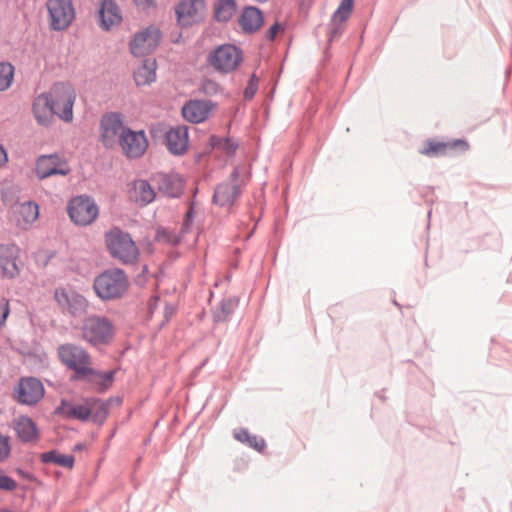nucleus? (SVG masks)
<instances>
[{"label":"nucleus","mask_w":512,"mask_h":512,"mask_svg":"<svg viewBox=\"0 0 512 512\" xmlns=\"http://www.w3.org/2000/svg\"><path fill=\"white\" fill-rule=\"evenodd\" d=\"M60 361L73 371L71 380L85 382L97 392H105L114 381L115 371L101 372L92 368V359L89 353L81 346L66 343L57 350Z\"/></svg>","instance_id":"f257e3e1"},{"label":"nucleus","mask_w":512,"mask_h":512,"mask_svg":"<svg viewBox=\"0 0 512 512\" xmlns=\"http://www.w3.org/2000/svg\"><path fill=\"white\" fill-rule=\"evenodd\" d=\"M129 286L128 277L122 269H107L98 275L93 283L95 293L102 300L121 298Z\"/></svg>","instance_id":"f03ea898"},{"label":"nucleus","mask_w":512,"mask_h":512,"mask_svg":"<svg viewBox=\"0 0 512 512\" xmlns=\"http://www.w3.org/2000/svg\"><path fill=\"white\" fill-rule=\"evenodd\" d=\"M106 245L113 258L123 264H133L137 261L139 250L130 234L118 228L106 234Z\"/></svg>","instance_id":"7ed1b4c3"},{"label":"nucleus","mask_w":512,"mask_h":512,"mask_svg":"<svg viewBox=\"0 0 512 512\" xmlns=\"http://www.w3.org/2000/svg\"><path fill=\"white\" fill-rule=\"evenodd\" d=\"M248 175L243 167L233 169L230 179L220 183L214 191L213 202L220 206H232L240 197L242 188L247 184Z\"/></svg>","instance_id":"20e7f679"},{"label":"nucleus","mask_w":512,"mask_h":512,"mask_svg":"<svg viewBox=\"0 0 512 512\" xmlns=\"http://www.w3.org/2000/svg\"><path fill=\"white\" fill-rule=\"evenodd\" d=\"M47 94L51 100V107L54 113L63 121L71 122L73 120V105L76 99V93L73 87L67 83H56Z\"/></svg>","instance_id":"39448f33"},{"label":"nucleus","mask_w":512,"mask_h":512,"mask_svg":"<svg viewBox=\"0 0 512 512\" xmlns=\"http://www.w3.org/2000/svg\"><path fill=\"white\" fill-rule=\"evenodd\" d=\"M82 336L94 346L108 344L114 336V327L108 318L92 315L83 322Z\"/></svg>","instance_id":"423d86ee"},{"label":"nucleus","mask_w":512,"mask_h":512,"mask_svg":"<svg viewBox=\"0 0 512 512\" xmlns=\"http://www.w3.org/2000/svg\"><path fill=\"white\" fill-rule=\"evenodd\" d=\"M46 8L49 26L53 31L66 30L76 16L72 0H48Z\"/></svg>","instance_id":"0eeeda50"},{"label":"nucleus","mask_w":512,"mask_h":512,"mask_svg":"<svg viewBox=\"0 0 512 512\" xmlns=\"http://www.w3.org/2000/svg\"><path fill=\"white\" fill-rule=\"evenodd\" d=\"M128 128L123 123L121 113L109 112L104 114L100 120V140L104 147L108 149L117 147L122 134Z\"/></svg>","instance_id":"6e6552de"},{"label":"nucleus","mask_w":512,"mask_h":512,"mask_svg":"<svg viewBox=\"0 0 512 512\" xmlns=\"http://www.w3.org/2000/svg\"><path fill=\"white\" fill-rule=\"evenodd\" d=\"M241 60V51L231 44L220 45L211 51L207 57V63L221 73L232 72Z\"/></svg>","instance_id":"1a4fd4ad"},{"label":"nucleus","mask_w":512,"mask_h":512,"mask_svg":"<svg viewBox=\"0 0 512 512\" xmlns=\"http://www.w3.org/2000/svg\"><path fill=\"white\" fill-rule=\"evenodd\" d=\"M42 382L35 377H22L13 390V398L22 405L35 406L44 397Z\"/></svg>","instance_id":"9d476101"},{"label":"nucleus","mask_w":512,"mask_h":512,"mask_svg":"<svg viewBox=\"0 0 512 512\" xmlns=\"http://www.w3.org/2000/svg\"><path fill=\"white\" fill-rule=\"evenodd\" d=\"M68 214L75 224L87 226L97 218L99 210L92 198L77 196L69 202Z\"/></svg>","instance_id":"9b49d317"},{"label":"nucleus","mask_w":512,"mask_h":512,"mask_svg":"<svg viewBox=\"0 0 512 512\" xmlns=\"http://www.w3.org/2000/svg\"><path fill=\"white\" fill-rule=\"evenodd\" d=\"M54 297L58 305L73 317L83 316L87 312L89 304L86 298L70 288L56 289Z\"/></svg>","instance_id":"f8f14e48"},{"label":"nucleus","mask_w":512,"mask_h":512,"mask_svg":"<svg viewBox=\"0 0 512 512\" xmlns=\"http://www.w3.org/2000/svg\"><path fill=\"white\" fill-rule=\"evenodd\" d=\"M161 32L158 28L150 26L135 34L130 42V51L136 57L152 53L159 45Z\"/></svg>","instance_id":"ddd939ff"},{"label":"nucleus","mask_w":512,"mask_h":512,"mask_svg":"<svg viewBox=\"0 0 512 512\" xmlns=\"http://www.w3.org/2000/svg\"><path fill=\"white\" fill-rule=\"evenodd\" d=\"M205 8L204 0H181L175 9L179 24L189 27L199 23L204 17Z\"/></svg>","instance_id":"4468645a"},{"label":"nucleus","mask_w":512,"mask_h":512,"mask_svg":"<svg viewBox=\"0 0 512 512\" xmlns=\"http://www.w3.org/2000/svg\"><path fill=\"white\" fill-rule=\"evenodd\" d=\"M118 146L121 147L123 153L128 158L136 159L145 153L148 147V140L143 130L133 131L128 128L122 134Z\"/></svg>","instance_id":"2eb2a0df"},{"label":"nucleus","mask_w":512,"mask_h":512,"mask_svg":"<svg viewBox=\"0 0 512 512\" xmlns=\"http://www.w3.org/2000/svg\"><path fill=\"white\" fill-rule=\"evenodd\" d=\"M70 168L67 163L58 155H41L36 162V175L43 180L53 175H67Z\"/></svg>","instance_id":"dca6fc26"},{"label":"nucleus","mask_w":512,"mask_h":512,"mask_svg":"<svg viewBox=\"0 0 512 512\" xmlns=\"http://www.w3.org/2000/svg\"><path fill=\"white\" fill-rule=\"evenodd\" d=\"M20 249L17 245L0 244V273L3 277L13 279L20 273Z\"/></svg>","instance_id":"f3484780"},{"label":"nucleus","mask_w":512,"mask_h":512,"mask_svg":"<svg viewBox=\"0 0 512 512\" xmlns=\"http://www.w3.org/2000/svg\"><path fill=\"white\" fill-rule=\"evenodd\" d=\"M165 143L171 154H184L188 148V128L181 125L170 128L166 132Z\"/></svg>","instance_id":"a211bd4d"},{"label":"nucleus","mask_w":512,"mask_h":512,"mask_svg":"<svg viewBox=\"0 0 512 512\" xmlns=\"http://www.w3.org/2000/svg\"><path fill=\"white\" fill-rule=\"evenodd\" d=\"M214 107V103L208 100H191L182 108L183 117L191 123L205 121Z\"/></svg>","instance_id":"6ab92c4d"},{"label":"nucleus","mask_w":512,"mask_h":512,"mask_svg":"<svg viewBox=\"0 0 512 512\" xmlns=\"http://www.w3.org/2000/svg\"><path fill=\"white\" fill-rule=\"evenodd\" d=\"M55 413L68 419L85 422L90 419L91 406L88 403V399L85 400L84 404H75L72 401L62 399L60 405L55 409Z\"/></svg>","instance_id":"aec40b11"},{"label":"nucleus","mask_w":512,"mask_h":512,"mask_svg":"<svg viewBox=\"0 0 512 512\" xmlns=\"http://www.w3.org/2000/svg\"><path fill=\"white\" fill-rule=\"evenodd\" d=\"M13 428L19 439L24 443L34 442L39 438L37 424L26 415L14 419Z\"/></svg>","instance_id":"412c9836"},{"label":"nucleus","mask_w":512,"mask_h":512,"mask_svg":"<svg viewBox=\"0 0 512 512\" xmlns=\"http://www.w3.org/2000/svg\"><path fill=\"white\" fill-rule=\"evenodd\" d=\"M99 17L104 30H109L122 21L121 11L114 0H102Z\"/></svg>","instance_id":"4be33fe9"},{"label":"nucleus","mask_w":512,"mask_h":512,"mask_svg":"<svg viewBox=\"0 0 512 512\" xmlns=\"http://www.w3.org/2000/svg\"><path fill=\"white\" fill-rule=\"evenodd\" d=\"M264 23V17L261 10L254 6L245 7L239 18V24L245 33L252 34L257 32Z\"/></svg>","instance_id":"5701e85b"},{"label":"nucleus","mask_w":512,"mask_h":512,"mask_svg":"<svg viewBox=\"0 0 512 512\" xmlns=\"http://www.w3.org/2000/svg\"><path fill=\"white\" fill-rule=\"evenodd\" d=\"M51 103L46 93L40 94L34 100L33 113L37 122L42 126H49L53 121L54 115H56L50 105Z\"/></svg>","instance_id":"b1692460"},{"label":"nucleus","mask_w":512,"mask_h":512,"mask_svg":"<svg viewBox=\"0 0 512 512\" xmlns=\"http://www.w3.org/2000/svg\"><path fill=\"white\" fill-rule=\"evenodd\" d=\"M158 190L168 197L177 198L183 191L182 180L177 175H159Z\"/></svg>","instance_id":"393cba45"},{"label":"nucleus","mask_w":512,"mask_h":512,"mask_svg":"<svg viewBox=\"0 0 512 512\" xmlns=\"http://www.w3.org/2000/svg\"><path fill=\"white\" fill-rule=\"evenodd\" d=\"M155 195L153 188L145 180H136L130 190V198L141 206L151 203Z\"/></svg>","instance_id":"a878e982"},{"label":"nucleus","mask_w":512,"mask_h":512,"mask_svg":"<svg viewBox=\"0 0 512 512\" xmlns=\"http://www.w3.org/2000/svg\"><path fill=\"white\" fill-rule=\"evenodd\" d=\"M156 79V61L146 59L143 64L134 72V80L137 86H144L154 82Z\"/></svg>","instance_id":"bb28decb"},{"label":"nucleus","mask_w":512,"mask_h":512,"mask_svg":"<svg viewBox=\"0 0 512 512\" xmlns=\"http://www.w3.org/2000/svg\"><path fill=\"white\" fill-rule=\"evenodd\" d=\"M237 11L235 0H218L214 6V17L218 22H228Z\"/></svg>","instance_id":"cd10ccee"},{"label":"nucleus","mask_w":512,"mask_h":512,"mask_svg":"<svg viewBox=\"0 0 512 512\" xmlns=\"http://www.w3.org/2000/svg\"><path fill=\"white\" fill-rule=\"evenodd\" d=\"M88 403L91 406L90 418L97 424H102L109 413L108 402L101 401L96 398H88Z\"/></svg>","instance_id":"c85d7f7f"},{"label":"nucleus","mask_w":512,"mask_h":512,"mask_svg":"<svg viewBox=\"0 0 512 512\" xmlns=\"http://www.w3.org/2000/svg\"><path fill=\"white\" fill-rule=\"evenodd\" d=\"M15 211L27 225L33 223L39 216L38 205L31 201L17 205Z\"/></svg>","instance_id":"c756f323"},{"label":"nucleus","mask_w":512,"mask_h":512,"mask_svg":"<svg viewBox=\"0 0 512 512\" xmlns=\"http://www.w3.org/2000/svg\"><path fill=\"white\" fill-rule=\"evenodd\" d=\"M41 460L44 463H55L66 468H72L75 461L72 455L59 454L56 451L43 453L41 455Z\"/></svg>","instance_id":"7c9ffc66"},{"label":"nucleus","mask_w":512,"mask_h":512,"mask_svg":"<svg viewBox=\"0 0 512 512\" xmlns=\"http://www.w3.org/2000/svg\"><path fill=\"white\" fill-rule=\"evenodd\" d=\"M15 68L10 62H0V91L8 90L14 79Z\"/></svg>","instance_id":"2f4dec72"},{"label":"nucleus","mask_w":512,"mask_h":512,"mask_svg":"<svg viewBox=\"0 0 512 512\" xmlns=\"http://www.w3.org/2000/svg\"><path fill=\"white\" fill-rule=\"evenodd\" d=\"M354 0H341L340 5L337 10L334 12L332 21L333 22H345L352 11Z\"/></svg>","instance_id":"473e14b6"},{"label":"nucleus","mask_w":512,"mask_h":512,"mask_svg":"<svg viewBox=\"0 0 512 512\" xmlns=\"http://www.w3.org/2000/svg\"><path fill=\"white\" fill-rule=\"evenodd\" d=\"M211 145L214 148H219L225 151L228 155H232L235 153L238 145L234 141L229 138H219L217 136H211L210 138Z\"/></svg>","instance_id":"72a5a7b5"},{"label":"nucleus","mask_w":512,"mask_h":512,"mask_svg":"<svg viewBox=\"0 0 512 512\" xmlns=\"http://www.w3.org/2000/svg\"><path fill=\"white\" fill-rule=\"evenodd\" d=\"M236 301L233 299H226L221 302L220 309L215 312L214 318L216 321H225L227 317L234 311Z\"/></svg>","instance_id":"f704fd0d"},{"label":"nucleus","mask_w":512,"mask_h":512,"mask_svg":"<svg viewBox=\"0 0 512 512\" xmlns=\"http://www.w3.org/2000/svg\"><path fill=\"white\" fill-rule=\"evenodd\" d=\"M200 90L207 96H214L222 92V87L216 81L205 78L201 82Z\"/></svg>","instance_id":"c9c22d12"},{"label":"nucleus","mask_w":512,"mask_h":512,"mask_svg":"<svg viewBox=\"0 0 512 512\" xmlns=\"http://www.w3.org/2000/svg\"><path fill=\"white\" fill-rule=\"evenodd\" d=\"M257 89H258V79L255 76V74H253L244 90L245 99L251 100L254 97V95L256 94Z\"/></svg>","instance_id":"e433bc0d"},{"label":"nucleus","mask_w":512,"mask_h":512,"mask_svg":"<svg viewBox=\"0 0 512 512\" xmlns=\"http://www.w3.org/2000/svg\"><path fill=\"white\" fill-rule=\"evenodd\" d=\"M446 149V144L441 142H429L428 146L420 151L424 155L440 154Z\"/></svg>","instance_id":"4c0bfd02"},{"label":"nucleus","mask_w":512,"mask_h":512,"mask_svg":"<svg viewBox=\"0 0 512 512\" xmlns=\"http://www.w3.org/2000/svg\"><path fill=\"white\" fill-rule=\"evenodd\" d=\"M17 488V482L7 476V475H0V489L6 490V491H13Z\"/></svg>","instance_id":"58836bf2"},{"label":"nucleus","mask_w":512,"mask_h":512,"mask_svg":"<svg viewBox=\"0 0 512 512\" xmlns=\"http://www.w3.org/2000/svg\"><path fill=\"white\" fill-rule=\"evenodd\" d=\"M10 313L9 303L6 299H0V327L4 326Z\"/></svg>","instance_id":"ea45409f"},{"label":"nucleus","mask_w":512,"mask_h":512,"mask_svg":"<svg viewBox=\"0 0 512 512\" xmlns=\"http://www.w3.org/2000/svg\"><path fill=\"white\" fill-rule=\"evenodd\" d=\"M10 453L8 439L0 434V462L6 460Z\"/></svg>","instance_id":"a19ab883"},{"label":"nucleus","mask_w":512,"mask_h":512,"mask_svg":"<svg viewBox=\"0 0 512 512\" xmlns=\"http://www.w3.org/2000/svg\"><path fill=\"white\" fill-rule=\"evenodd\" d=\"M249 447L254 448L257 451H262L265 448V441L263 438H258L255 435H250L249 440L246 443Z\"/></svg>","instance_id":"79ce46f5"},{"label":"nucleus","mask_w":512,"mask_h":512,"mask_svg":"<svg viewBox=\"0 0 512 512\" xmlns=\"http://www.w3.org/2000/svg\"><path fill=\"white\" fill-rule=\"evenodd\" d=\"M136 7L142 11L149 10L150 8L156 7L155 0H133Z\"/></svg>","instance_id":"37998d69"},{"label":"nucleus","mask_w":512,"mask_h":512,"mask_svg":"<svg viewBox=\"0 0 512 512\" xmlns=\"http://www.w3.org/2000/svg\"><path fill=\"white\" fill-rule=\"evenodd\" d=\"M234 437L238 441L246 444L247 440H249V438H250V434H249L248 430L241 428V429L234 431Z\"/></svg>","instance_id":"c03bdc74"},{"label":"nucleus","mask_w":512,"mask_h":512,"mask_svg":"<svg viewBox=\"0 0 512 512\" xmlns=\"http://www.w3.org/2000/svg\"><path fill=\"white\" fill-rule=\"evenodd\" d=\"M342 32V26L336 24V22H333L332 27L329 28L328 35H329V41H332L334 38H336L340 33Z\"/></svg>","instance_id":"a18cd8bd"},{"label":"nucleus","mask_w":512,"mask_h":512,"mask_svg":"<svg viewBox=\"0 0 512 512\" xmlns=\"http://www.w3.org/2000/svg\"><path fill=\"white\" fill-rule=\"evenodd\" d=\"M279 29H280V25H279V23L276 22L273 26H271L269 28V30L267 32V36H266L267 39H269L271 41L274 40L276 35H277V33H278V31H279Z\"/></svg>","instance_id":"49530a36"},{"label":"nucleus","mask_w":512,"mask_h":512,"mask_svg":"<svg viewBox=\"0 0 512 512\" xmlns=\"http://www.w3.org/2000/svg\"><path fill=\"white\" fill-rule=\"evenodd\" d=\"M193 213H194L193 207L191 206L190 209L186 213V217H185L184 224H183L186 229H188V227L192 223Z\"/></svg>","instance_id":"de8ad7c7"},{"label":"nucleus","mask_w":512,"mask_h":512,"mask_svg":"<svg viewBox=\"0 0 512 512\" xmlns=\"http://www.w3.org/2000/svg\"><path fill=\"white\" fill-rule=\"evenodd\" d=\"M8 160L7 152L0 144V166L4 165Z\"/></svg>","instance_id":"09e8293b"},{"label":"nucleus","mask_w":512,"mask_h":512,"mask_svg":"<svg viewBox=\"0 0 512 512\" xmlns=\"http://www.w3.org/2000/svg\"><path fill=\"white\" fill-rule=\"evenodd\" d=\"M82 449V444H77L75 445L74 447V450L77 451V450H81Z\"/></svg>","instance_id":"8fccbe9b"},{"label":"nucleus","mask_w":512,"mask_h":512,"mask_svg":"<svg viewBox=\"0 0 512 512\" xmlns=\"http://www.w3.org/2000/svg\"><path fill=\"white\" fill-rule=\"evenodd\" d=\"M456 144H461V145L467 146V144L464 141H462V140H458L456 142Z\"/></svg>","instance_id":"3c124183"}]
</instances>
